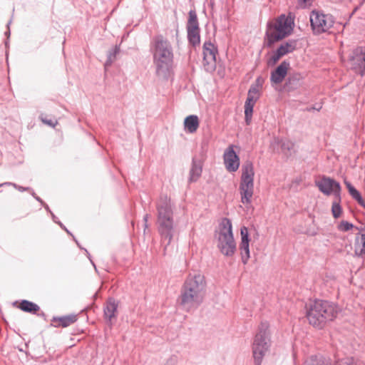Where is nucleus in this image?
Wrapping results in <instances>:
<instances>
[{
  "mask_svg": "<svg viewBox=\"0 0 365 365\" xmlns=\"http://www.w3.org/2000/svg\"><path fill=\"white\" fill-rule=\"evenodd\" d=\"M57 223H58L61 227H63L68 233H69V231L66 228L65 226H63L61 222H58Z\"/></svg>",
  "mask_w": 365,
  "mask_h": 365,
  "instance_id": "nucleus-44",
  "label": "nucleus"
},
{
  "mask_svg": "<svg viewBox=\"0 0 365 365\" xmlns=\"http://www.w3.org/2000/svg\"><path fill=\"white\" fill-rule=\"evenodd\" d=\"M41 205L44 207V208H45L48 212H49L50 213H51V210H50V208H49V207H48V205L47 204H46V203L44 202V204H41Z\"/></svg>",
  "mask_w": 365,
  "mask_h": 365,
  "instance_id": "nucleus-42",
  "label": "nucleus"
},
{
  "mask_svg": "<svg viewBox=\"0 0 365 365\" xmlns=\"http://www.w3.org/2000/svg\"><path fill=\"white\" fill-rule=\"evenodd\" d=\"M10 34V31H6V34Z\"/></svg>",
  "mask_w": 365,
  "mask_h": 365,
  "instance_id": "nucleus-47",
  "label": "nucleus"
},
{
  "mask_svg": "<svg viewBox=\"0 0 365 365\" xmlns=\"http://www.w3.org/2000/svg\"><path fill=\"white\" fill-rule=\"evenodd\" d=\"M260 96L256 94V91L249 89L247 93V98L245 103V121L246 125H250L252 121L253 108L259 98Z\"/></svg>",
  "mask_w": 365,
  "mask_h": 365,
  "instance_id": "nucleus-13",
  "label": "nucleus"
},
{
  "mask_svg": "<svg viewBox=\"0 0 365 365\" xmlns=\"http://www.w3.org/2000/svg\"><path fill=\"white\" fill-rule=\"evenodd\" d=\"M270 344L269 324L266 321L262 322L252 344V354L255 365H261Z\"/></svg>",
  "mask_w": 365,
  "mask_h": 365,
  "instance_id": "nucleus-7",
  "label": "nucleus"
},
{
  "mask_svg": "<svg viewBox=\"0 0 365 365\" xmlns=\"http://www.w3.org/2000/svg\"><path fill=\"white\" fill-rule=\"evenodd\" d=\"M203 161L194 156L192 158L190 169L189 171L188 182H195L202 175Z\"/></svg>",
  "mask_w": 365,
  "mask_h": 365,
  "instance_id": "nucleus-18",
  "label": "nucleus"
},
{
  "mask_svg": "<svg viewBox=\"0 0 365 365\" xmlns=\"http://www.w3.org/2000/svg\"><path fill=\"white\" fill-rule=\"evenodd\" d=\"M315 185L324 195H333L334 197L339 198L341 195V187L340 183L331 178L322 175L319 180H315Z\"/></svg>",
  "mask_w": 365,
  "mask_h": 365,
  "instance_id": "nucleus-11",
  "label": "nucleus"
},
{
  "mask_svg": "<svg viewBox=\"0 0 365 365\" xmlns=\"http://www.w3.org/2000/svg\"><path fill=\"white\" fill-rule=\"evenodd\" d=\"M304 365H334V362L330 358L319 354L308 357Z\"/></svg>",
  "mask_w": 365,
  "mask_h": 365,
  "instance_id": "nucleus-21",
  "label": "nucleus"
},
{
  "mask_svg": "<svg viewBox=\"0 0 365 365\" xmlns=\"http://www.w3.org/2000/svg\"><path fill=\"white\" fill-rule=\"evenodd\" d=\"M224 161L226 169L230 172H235L240 166V158L233 149V146H229L224 153Z\"/></svg>",
  "mask_w": 365,
  "mask_h": 365,
  "instance_id": "nucleus-16",
  "label": "nucleus"
},
{
  "mask_svg": "<svg viewBox=\"0 0 365 365\" xmlns=\"http://www.w3.org/2000/svg\"><path fill=\"white\" fill-rule=\"evenodd\" d=\"M78 319L77 315L69 314L62 317H53L52 322L56 323L54 324L56 327H67L75 323Z\"/></svg>",
  "mask_w": 365,
  "mask_h": 365,
  "instance_id": "nucleus-20",
  "label": "nucleus"
},
{
  "mask_svg": "<svg viewBox=\"0 0 365 365\" xmlns=\"http://www.w3.org/2000/svg\"><path fill=\"white\" fill-rule=\"evenodd\" d=\"M118 301L113 297H109L103 307L104 319L109 326L113 325V319L116 318Z\"/></svg>",
  "mask_w": 365,
  "mask_h": 365,
  "instance_id": "nucleus-15",
  "label": "nucleus"
},
{
  "mask_svg": "<svg viewBox=\"0 0 365 365\" xmlns=\"http://www.w3.org/2000/svg\"><path fill=\"white\" fill-rule=\"evenodd\" d=\"M339 312L340 308L335 303L316 299L307 307L306 317L309 324L322 329L328 322L335 319Z\"/></svg>",
  "mask_w": 365,
  "mask_h": 365,
  "instance_id": "nucleus-3",
  "label": "nucleus"
},
{
  "mask_svg": "<svg viewBox=\"0 0 365 365\" xmlns=\"http://www.w3.org/2000/svg\"><path fill=\"white\" fill-rule=\"evenodd\" d=\"M352 69L361 76H365V51L356 53L353 57Z\"/></svg>",
  "mask_w": 365,
  "mask_h": 365,
  "instance_id": "nucleus-19",
  "label": "nucleus"
},
{
  "mask_svg": "<svg viewBox=\"0 0 365 365\" xmlns=\"http://www.w3.org/2000/svg\"><path fill=\"white\" fill-rule=\"evenodd\" d=\"M120 52V48L115 46L113 48L109 51L107 56V60L105 63V66L108 67L115 61L117 54Z\"/></svg>",
  "mask_w": 365,
  "mask_h": 365,
  "instance_id": "nucleus-28",
  "label": "nucleus"
},
{
  "mask_svg": "<svg viewBox=\"0 0 365 365\" xmlns=\"http://www.w3.org/2000/svg\"><path fill=\"white\" fill-rule=\"evenodd\" d=\"M215 237L217 240V247L224 256L230 257L235 255L237 247L230 219L222 218L219 225V230L215 231Z\"/></svg>",
  "mask_w": 365,
  "mask_h": 365,
  "instance_id": "nucleus-6",
  "label": "nucleus"
},
{
  "mask_svg": "<svg viewBox=\"0 0 365 365\" xmlns=\"http://www.w3.org/2000/svg\"><path fill=\"white\" fill-rule=\"evenodd\" d=\"M206 288L207 282L203 274L190 273L180 288L178 304L187 312L196 310L204 302Z\"/></svg>",
  "mask_w": 365,
  "mask_h": 365,
  "instance_id": "nucleus-1",
  "label": "nucleus"
},
{
  "mask_svg": "<svg viewBox=\"0 0 365 365\" xmlns=\"http://www.w3.org/2000/svg\"><path fill=\"white\" fill-rule=\"evenodd\" d=\"M320 108H321V107H320V108H317V107H313V108H308L307 110H308L309 111H310V110H320Z\"/></svg>",
  "mask_w": 365,
  "mask_h": 365,
  "instance_id": "nucleus-45",
  "label": "nucleus"
},
{
  "mask_svg": "<svg viewBox=\"0 0 365 365\" xmlns=\"http://www.w3.org/2000/svg\"><path fill=\"white\" fill-rule=\"evenodd\" d=\"M200 122L196 115L187 116L184 120V129L188 133H194L199 128Z\"/></svg>",
  "mask_w": 365,
  "mask_h": 365,
  "instance_id": "nucleus-22",
  "label": "nucleus"
},
{
  "mask_svg": "<svg viewBox=\"0 0 365 365\" xmlns=\"http://www.w3.org/2000/svg\"><path fill=\"white\" fill-rule=\"evenodd\" d=\"M281 148L283 150H290L292 148V144L289 141H284L281 145Z\"/></svg>",
  "mask_w": 365,
  "mask_h": 365,
  "instance_id": "nucleus-35",
  "label": "nucleus"
},
{
  "mask_svg": "<svg viewBox=\"0 0 365 365\" xmlns=\"http://www.w3.org/2000/svg\"><path fill=\"white\" fill-rule=\"evenodd\" d=\"M363 233L356 237L354 253L356 256L360 257L365 255V227L362 229Z\"/></svg>",
  "mask_w": 365,
  "mask_h": 365,
  "instance_id": "nucleus-24",
  "label": "nucleus"
},
{
  "mask_svg": "<svg viewBox=\"0 0 365 365\" xmlns=\"http://www.w3.org/2000/svg\"><path fill=\"white\" fill-rule=\"evenodd\" d=\"M150 51L156 68V75L168 79L173 63V52L170 43L163 35H157L151 41Z\"/></svg>",
  "mask_w": 365,
  "mask_h": 365,
  "instance_id": "nucleus-2",
  "label": "nucleus"
},
{
  "mask_svg": "<svg viewBox=\"0 0 365 365\" xmlns=\"http://www.w3.org/2000/svg\"><path fill=\"white\" fill-rule=\"evenodd\" d=\"M341 196L334 197V200L331 204V213L334 218L337 219L341 217L342 214V207L341 206Z\"/></svg>",
  "mask_w": 365,
  "mask_h": 365,
  "instance_id": "nucleus-27",
  "label": "nucleus"
},
{
  "mask_svg": "<svg viewBox=\"0 0 365 365\" xmlns=\"http://www.w3.org/2000/svg\"><path fill=\"white\" fill-rule=\"evenodd\" d=\"M283 56H284L277 49L275 51H274L272 56L267 61V64L269 66H274Z\"/></svg>",
  "mask_w": 365,
  "mask_h": 365,
  "instance_id": "nucleus-29",
  "label": "nucleus"
},
{
  "mask_svg": "<svg viewBox=\"0 0 365 365\" xmlns=\"http://www.w3.org/2000/svg\"><path fill=\"white\" fill-rule=\"evenodd\" d=\"M254 166L252 162L246 161L242 167L239 192L241 202L245 205H251L254 194Z\"/></svg>",
  "mask_w": 365,
  "mask_h": 365,
  "instance_id": "nucleus-8",
  "label": "nucleus"
},
{
  "mask_svg": "<svg viewBox=\"0 0 365 365\" xmlns=\"http://www.w3.org/2000/svg\"><path fill=\"white\" fill-rule=\"evenodd\" d=\"M302 79V76L300 73H297L290 75L284 84L285 88L289 91L298 88L301 86Z\"/></svg>",
  "mask_w": 365,
  "mask_h": 365,
  "instance_id": "nucleus-23",
  "label": "nucleus"
},
{
  "mask_svg": "<svg viewBox=\"0 0 365 365\" xmlns=\"http://www.w3.org/2000/svg\"><path fill=\"white\" fill-rule=\"evenodd\" d=\"M334 365H356V363L353 358L347 357L334 362Z\"/></svg>",
  "mask_w": 365,
  "mask_h": 365,
  "instance_id": "nucleus-33",
  "label": "nucleus"
},
{
  "mask_svg": "<svg viewBox=\"0 0 365 365\" xmlns=\"http://www.w3.org/2000/svg\"><path fill=\"white\" fill-rule=\"evenodd\" d=\"M31 195L41 204H44V202L42 200V199L40 197H38V195H36L34 192H33Z\"/></svg>",
  "mask_w": 365,
  "mask_h": 365,
  "instance_id": "nucleus-40",
  "label": "nucleus"
},
{
  "mask_svg": "<svg viewBox=\"0 0 365 365\" xmlns=\"http://www.w3.org/2000/svg\"><path fill=\"white\" fill-rule=\"evenodd\" d=\"M283 56H284L277 49L275 51H274L272 56L267 61V64L269 66H274Z\"/></svg>",
  "mask_w": 365,
  "mask_h": 365,
  "instance_id": "nucleus-30",
  "label": "nucleus"
},
{
  "mask_svg": "<svg viewBox=\"0 0 365 365\" xmlns=\"http://www.w3.org/2000/svg\"><path fill=\"white\" fill-rule=\"evenodd\" d=\"M289 62L282 61L274 71L271 72L270 81L274 84L281 83L287 74Z\"/></svg>",
  "mask_w": 365,
  "mask_h": 365,
  "instance_id": "nucleus-17",
  "label": "nucleus"
},
{
  "mask_svg": "<svg viewBox=\"0 0 365 365\" xmlns=\"http://www.w3.org/2000/svg\"><path fill=\"white\" fill-rule=\"evenodd\" d=\"M349 194L355 200L361 196L360 192L356 188H354Z\"/></svg>",
  "mask_w": 365,
  "mask_h": 365,
  "instance_id": "nucleus-36",
  "label": "nucleus"
},
{
  "mask_svg": "<svg viewBox=\"0 0 365 365\" xmlns=\"http://www.w3.org/2000/svg\"><path fill=\"white\" fill-rule=\"evenodd\" d=\"M356 201H357L359 205L365 208V200L362 197V196H360L359 198H357Z\"/></svg>",
  "mask_w": 365,
  "mask_h": 365,
  "instance_id": "nucleus-39",
  "label": "nucleus"
},
{
  "mask_svg": "<svg viewBox=\"0 0 365 365\" xmlns=\"http://www.w3.org/2000/svg\"><path fill=\"white\" fill-rule=\"evenodd\" d=\"M297 41L294 39H289L287 41L282 43L277 48V50L283 55L285 56L288 53H292L297 48Z\"/></svg>",
  "mask_w": 365,
  "mask_h": 365,
  "instance_id": "nucleus-25",
  "label": "nucleus"
},
{
  "mask_svg": "<svg viewBox=\"0 0 365 365\" xmlns=\"http://www.w3.org/2000/svg\"><path fill=\"white\" fill-rule=\"evenodd\" d=\"M19 307L23 312L31 314H36L40 309V307L38 304L26 299L21 300Z\"/></svg>",
  "mask_w": 365,
  "mask_h": 365,
  "instance_id": "nucleus-26",
  "label": "nucleus"
},
{
  "mask_svg": "<svg viewBox=\"0 0 365 365\" xmlns=\"http://www.w3.org/2000/svg\"><path fill=\"white\" fill-rule=\"evenodd\" d=\"M241 242L240 244V250L242 257V262L246 264L250 257V237L248 229L246 227H242L240 230Z\"/></svg>",
  "mask_w": 365,
  "mask_h": 365,
  "instance_id": "nucleus-14",
  "label": "nucleus"
},
{
  "mask_svg": "<svg viewBox=\"0 0 365 365\" xmlns=\"http://www.w3.org/2000/svg\"><path fill=\"white\" fill-rule=\"evenodd\" d=\"M148 218H149V215L148 214L145 215L144 217H143V221L145 222V225H144L145 229L148 227V223L147 222H148Z\"/></svg>",
  "mask_w": 365,
  "mask_h": 365,
  "instance_id": "nucleus-41",
  "label": "nucleus"
},
{
  "mask_svg": "<svg viewBox=\"0 0 365 365\" xmlns=\"http://www.w3.org/2000/svg\"><path fill=\"white\" fill-rule=\"evenodd\" d=\"M51 215H52V217H53V220H54V222H57V221H56V220H55V219H56V216H55L52 212H51Z\"/></svg>",
  "mask_w": 365,
  "mask_h": 365,
  "instance_id": "nucleus-46",
  "label": "nucleus"
},
{
  "mask_svg": "<svg viewBox=\"0 0 365 365\" xmlns=\"http://www.w3.org/2000/svg\"><path fill=\"white\" fill-rule=\"evenodd\" d=\"M12 186H14L16 189H17L20 192H24L25 190H30V187H22V186L18 185L16 184H12Z\"/></svg>",
  "mask_w": 365,
  "mask_h": 365,
  "instance_id": "nucleus-37",
  "label": "nucleus"
},
{
  "mask_svg": "<svg viewBox=\"0 0 365 365\" xmlns=\"http://www.w3.org/2000/svg\"><path fill=\"white\" fill-rule=\"evenodd\" d=\"M12 182H4L0 184V187H3L4 185H12Z\"/></svg>",
  "mask_w": 365,
  "mask_h": 365,
  "instance_id": "nucleus-43",
  "label": "nucleus"
},
{
  "mask_svg": "<svg viewBox=\"0 0 365 365\" xmlns=\"http://www.w3.org/2000/svg\"><path fill=\"white\" fill-rule=\"evenodd\" d=\"M264 83V79L259 76L256 78L255 83L251 85L250 89L254 88L256 91V94L260 96L259 90L262 88Z\"/></svg>",
  "mask_w": 365,
  "mask_h": 365,
  "instance_id": "nucleus-31",
  "label": "nucleus"
},
{
  "mask_svg": "<svg viewBox=\"0 0 365 365\" xmlns=\"http://www.w3.org/2000/svg\"><path fill=\"white\" fill-rule=\"evenodd\" d=\"M293 24L294 22L292 19L287 17L284 14L269 21L267 24L264 35L266 46L270 48L276 42L289 36L293 31Z\"/></svg>",
  "mask_w": 365,
  "mask_h": 365,
  "instance_id": "nucleus-5",
  "label": "nucleus"
},
{
  "mask_svg": "<svg viewBox=\"0 0 365 365\" xmlns=\"http://www.w3.org/2000/svg\"><path fill=\"white\" fill-rule=\"evenodd\" d=\"M187 40L193 47L200 44V29L195 11H189V17L186 25Z\"/></svg>",
  "mask_w": 365,
  "mask_h": 365,
  "instance_id": "nucleus-10",
  "label": "nucleus"
},
{
  "mask_svg": "<svg viewBox=\"0 0 365 365\" xmlns=\"http://www.w3.org/2000/svg\"><path fill=\"white\" fill-rule=\"evenodd\" d=\"M354 227V225L348 221H341L337 226L339 230L347 232Z\"/></svg>",
  "mask_w": 365,
  "mask_h": 365,
  "instance_id": "nucleus-32",
  "label": "nucleus"
},
{
  "mask_svg": "<svg viewBox=\"0 0 365 365\" xmlns=\"http://www.w3.org/2000/svg\"><path fill=\"white\" fill-rule=\"evenodd\" d=\"M202 64L207 72L212 73L216 69V56L218 53L217 47L210 41L203 43Z\"/></svg>",
  "mask_w": 365,
  "mask_h": 365,
  "instance_id": "nucleus-12",
  "label": "nucleus"
},
{
  "mask_svg": "<svg viewBox=\"0 0 365 365\" xmlns=\"http://www.w3.org/2000/svg\"><path fill=\"white\" fill-rule=\"evenodd\" d=\"M40 119L41 120V121L43 123L46 124V125H48L49 126H51V127H55L56 125V124H57V121L56 120L53 121V120H51V119L48 120L46 118H45L43 114H41L40 115Z\"/></svg>",
  "mask_w": 365,
  "mask_h": 365,
  "instance_id": "nucleus-34",
  "label": "nucleus"
},
{
  "mask_svg": "<svg viewBox=\"0 0 365 365\" xmlns=\"http://www.w3.org/2000/svg\"><path fill=\"white\" fill-rule=\"evenodd\" d=\"M344 184L346 185V187L348 189L349 193L355 188L349 181L345 180Z\"/></svg>",
  "mask_w": 365,
  "mask_h": 365,
  "instance_id": "nucleus-38",
  "label": "nucleus"
},
{
  "mask_svg": "<svg viewBox=\"0 0 365 365\" xmlns=\"http://www.w3.org/2000/svg\"><path fill=\"white\" fill-rule=\"evenodd\" d=\"M158 210V231L161 237V242L165 243V250L170 244L175 230L173 211L170 199L166 195L161 196L157 204Z\"/></svg>",
  "mask_w": 365,
  "mask_h": 365,
  "instance_id": "nucleus-4",
  "label": "nucleus"
},
{
  "mask_svg": "<svg viewBox=\"0 0 365 365\" xmlns=\"http://www.w3.org/2000/svg\"><path fill=\"white\" fill-rule=\"evenodd\" d=\"M309 19L312 29L314 34L328 32L334 24V18L331 14H324L323 11L318 10L312 11Z\"/></svg>",
  "mask_w": 365,
  "mask_h": 365,
  "instance_id": "nucleus-9",
  "label": "nucleus"
}]
</instances>
